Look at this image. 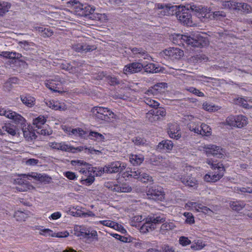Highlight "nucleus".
I'll return each mask as SVG.
<instances>
[{"label": "nucleus", "instance_id": "15", "mask_svg": "<svg viewBox=\"0 0 252 252\" xmlns=\"http://www.w3.org/2000/svg\"><path fill=\"white\" fill-rule=\"evenodd\" d=\"M197 118L191 115H186L184 117V119L185 121L189 122L188 124V127L191 131L194 133H199L200 126L198 124H197Z\"/></svg>", "mask_w": 252, "mask_h": 252}, {"label": "nucleus", "instance_id": "17", "mask_svg": "<svg viewBox=\"0 0 252 252\" xmlns=\"http://www.w3.org/2000/svg\"><path fill=\"white\" fill-rule=\"evenodd\" d=\"M157 7L158 10H161L158 12H160L161 15H173L180 8L178 5L167 6L162 4H158Z\"/></svg>", "mask_w": 252, "mask_h": 252}, {"label": "nucleus", "instance_id": "5", "mask_svg": "<svg viewBox=\"0 0 252 252\" xmlns=\"http://www.w3.org/2000/svg\"><path fill=\"white\" fill-rule=\"evenodd\" d=\"M197 10V17L202 22H207L212 20H220L226 16L223 11L212 12L210 8L203 7L201 5L200 8L195 9Z\"/></svg>", "mask_w": 252, "mask_h": 252}, {"label": "nucleus", "instance_id": "55", "mask_svg": "<svg viewBox=\"0 0 252 252\" xmlns=\"http://www.w3.org/2000/svg\"><path fill=\"white\" fill-rule=\"evenodd\" d=\"M185 90L192 93L193 94L200 97H203L204 96V93L200 91L199 90L192 87H186Z\"/></svg>", "mask_w": 252, "mask_h": 252}, {"label": "nucleus", "instance_id": "11", "mask_svg": "<svg viewBox=\"0 0 252 252\" xmlns=\"http://www.w3.org/2000/svg\"><path fill=\"white\" fill-rule=\"evenodd\" d=\"M147 194L149 198L159 201L163 200L165 195L163 188L158 186H154L149 188L147 191Z\"/></svg>", "mask_w": 252, "mask_h": 252}, {"label": "nucleus", "instance_id": "36", "mask_svg": "<svg viewBox=\"0 0 252 252\" xmlns=\"http://www.w3.org/2000/svg\"><path fill=\"white\" fill-rule=\"evenodd\" d=\"M88 136L90 139L95 141L97 142H104L105 139V136L104 135L95 131H90Z\"/></svg>", "mask_w": 252, "mask_h": 252}, {"label": "nucleus", "instance_id": "20", "mask_svg": "<svg viewBox=\"0 0 252 252\" xmlns=\"http://www.w3.org/2000/svg\"><path fill=\"white\" fill-rule=\"evenodd\" d=\"M129 54L132 58H143L144 59H148L150 56L146 51L141 47H132L129 48Z\"/></svg>", "mask_w": 252, "mask_h": 252}, {"label": "nucleus", "instance_id": "12", "mask_svg": "<svg viewBox=\"0 0 252 252\" xmlns=\"http://www.w3.org/2000/svg\"><path fill=\"white\" fill-rule=\"evenodd\" d=\"M75 231H78L80 233V236L87 238H94L97 240V233L96 231L92 229L90 227H87L85 226H76L74 228ZM78 235H79V234Z\"/></svg>", "mask_w": 252, "mask_h": 252}, {"label": "nucleus", "instance_id": "37", "mask_svg": "<svg viewBox=\"0 0 252 252\" xmlns=\"http://www.w3.org/2000/svg\"><path fill=\"white\" fill-rule=\"evenodd\" d=\"M22 102L29 107H32L35 104V99L34 97L30 95H22L21 96Z\"/></svg>", "mask_w": 252, "mask_h": 252}, {"label": "nucleus", "instance_id": "8", "mask_svg": "<svg viewBox=\"0 0 252 252\" xmlns=\"http://www.w3.org/2000/svg\"><path fill=\"white\" fill-rule=\"evenodd\" d=\"M203 151L206 156H213L218 158H222L226 155L225 151L221 147L213 144H206L202 146Z\"/></svg>", "mask_w": 252, "mask_h": 252}, {"label": "nucleus", "instance_id": "60", "mask_svg": "<svg viewBox=\"0 0 252 252\" xmlns=\"http://www.w3.org/2000/svg\"><path fill=\"white\" fill-rule=\"evenodd\" d=\"M184 216L186 218V222L189 224H193L194 222V217L192 214L189 212H185Z\"/></svg>", "mask_w": 252, "mask_h": 252}, {"label": "nucleus", "instance_id": "38", "mask_svg": "<svg viewBox=\"0 0 252 252\" xmlns=\"http://www.w3.org/2000/svg\"><path fill=\"white\" fill-rule=\"evenodd\" d=\"M2 128L3 130L12 136L16 135L17 133L18 130L16 126L10 123L5 124Z\"/></svg>", "mask_w": 252, "mask_h": 252}, {"label": "nucleus", "instance_id": "64", "mask_svg": "<svg viewBox=\"0 0 252 252\" xmlns=\"http://www.w3.org/2000/svg\"><path fill=\"white\" fill-rule=\"evenodd\" d=\"M65 176L69 180H75L77 179V176L75 173L71 171H67L64 173Z\"/></svg>", "mask_w": 252, "mask_h": 252}, {"label": "nucleus", "instance_id": "57", "mask_svg": "<svg viewBox=\"0 0 252 252\" xmlns=\"http://www.w3.org/2000/svg\"><path fill=\"white\" fill-rule=\"evenodd\" d=\"M139 180L143 183L152 182L153 181L151 176L142 171Z\"/></svg>", "mask_w": 252, "mask_h": 252}, {"label": "nucleus", "instance_id": "6", "mask_svg": "<svg viewBox=\"0 0 252 252\" xmlns=\"http://www.w3.org/2000/svg\"><path fill=\"white\" fill-rule=\"evenodd\" d=\"M91 112L96 119L107 122L115 116L114 113L106 107L95 106L92 108Z\"/></svg>", "mask_w": 252, "mask_h": 252}, {"label": "nucleus", "instance_id": "13", "mask_svg": "<svg viewBox=\"0 0 252 252\" xmlns=\"http://www.w3.org/2000/svg\"><path fill=\"white\" fill-rule=\"evenodd\" d=\"M64 82L59 76L54 77V79H49L45 82L46 86L50 90L58 93H62L63 91L59 90L62 84Z\"/></svg>", "mask_w": 252, "mask_h": 252}, {"label": "nucleus", "instance_id": "7", "mask_svg": "<svg viewBox=\"0 0 252 252\" xmlns=\"http://www.w3.org/2000/svg\"><path fill=\"white\" fill-rule=\"evenodd\" d=\"M165 221V218L163 216H152L146 219L145 222L141 226L140 231L143 233H146L155 229L156 224L160 223Z\"/></svg>", "mask_w": 252, "mask_h": 252}, {"label": "nucleus", "instance_id": "28", "mask_svg": "<svg viewBox=\"0 0 252 252\" xmlns=\"http://www.w3.org/2000/svg\"><path fill=\"white\" fill-rule=\"evenodd\" d=\"M33 31L38 32L43 37H50L53 34V32L51 29L42 26H34L33 27Z\"/></svg>", "mask_w": 252, "mask_h": 252}, {"label": "nucleus", "instance_id": "21", "mask_svg": "<svg viewBox=\"0 0 252 252\" xmlns=\"http://www.w3.org/2000/svg\"><path fill=\"white\" fill-rule=\"evenodd\" d=\"M165 55L173 59L181 58L184 55L183 51L177 48H170L164 51Z\"/></svg>", "mask_w": 252, "mask_h": 252}, {"label": "nucleus", "instance_id": "34", "mask_svg": "<svg viewBox=\"0 0 252 252\" xmlns=\"http://www.w3.org/2000/svg\"><path fill=\"white\" fill-rule=\"evenodd\" d=\"M144 159V157L141 154H131L129 156V161L133 165H139Z\"/></svg>", "mask_w": 252, "mask_h": 252}, {"label": "nucleus", "instance_id": "50", "mask_svg": "<svg viewBox=\"0 0 252 252\" xmlns=\"http://www.w3.org/2000/svg\"><path fill=\"white\" fill-rule=\"evenodd\" d=\"M0 55L6 58L15 59L18 58L20 54L13 52H1Z\"/></svg>", "mask_w": 252, "mask_h": 252}, {"label": "nucleus", "instance_id": "59", "mask_svg": "<svg viewBox=\"0 0 252 252\" xmlns=\"http://www.w3.org/2000/svg\"><path fill=\"white\" fill-rule=\"evenodd\" d=\"M14 217L17 220H24L27 218V215L22 211H18L15 212Z\"/></svg>", "mask_w": 252, "mask_h": 252}, {"label": "nucleus", "instance_id": "39", "mask_svg": "<svg viewBox=\"0 0 252 252\" xmlns=\"http://www.w3.org/2000/svg\"><path fill=\"white\" fill-rule=\"evenodd\" d=\"M21 176H22L24 178H27L28 180H31V178H33L37 179L41 182L44 181L45 180V178H46V176L35 172H32L29 174H22Z\"/></svg>", "mask_w": 252, "mask_h": 252}, {"label": "nucleus", "instance_id": "63", "mask_svg": "<svg viewBox=\"0 0 252 252\" xmlns=\"http://www.w3.org/2000/svg\"><path fill=\"white\" fill-rule=\"evenodd\" d=\"M62 129L65 132L67 135L70 136H72V131H73V129L71 127L68 126H62Z\"/></svg>", "mask_w": 252, "mask_h": 252}, {"label": "nucleus", "instance_id": "3", "mask_svg": "<svg viewBox=\"0 0 252 252\" xmlns=\"http://www.w3.org/2000/svg\"><path fill=\"white\" fill-rule=\"evenodd\" d=\"M173 42L179 46L186 43L188 45L195 47H203L208 44V40L203 37L200 33H196L191 36L177 34L173 35Z\"/></svg>", "mask_w": 252, "mask_h": 252}, {"label": "nucleus", "instance_id": "45", "mask_svg": "<svg viewBox=\"0 0 252 252\" xmlns=\"http://www.w3.org/2000/svg\"><path fill=\"white\" fill-rule=\"evenodd\" d=\"M143 68L146 72L149 73H157L160 70L158 67H157L156 64L153 63H148L145 66L143 65Z\"/></svg>", "mask_w": 252, "mask_h": 252}, {"label": "nucleus", "instance_id": "26", "mask_svg": "<svg viewBox=\"0 0 252 252\" xmlns=\"http://www.w3.org/2000/svg\"><path fill=\"white\" fill-rule=\"evenodd\" d=\"M46 103L49 107L55 110H64L66 109L64 103L59 101L54 100H47Z\"/></svg>", "mask_w": 252, "mask_h": 252}, {"label": "nucleus", "instance_id": "53", "mask_svg": "<svg viewBox=\"0 0 252 252\" xmlns=\"http://www.w3.org/2000/svg\"><path fill=\"white\" fill-rule=\"evenodd\" d=\"M127 172L128 174L127 175V177L131 176L135 179H139L141 176L142 170L141 169L135 170L134 169L133 170L127 171Z\"/></svg>", "mask_w": 252, "mask_h": 252}, {"label": "nucleus", "instance_id": "51", "mask_svg": "<svg viewBox=\"0 0 252 252\" xmlns=\"http://www.w3.org/2000/svg\"><path fill=\"white\" fill-rule=\"evenodd\" d=\"M72 136L84 137L86 132L81 128H73L72 131Z\"/></svg>", "mask_w": 252, "mask_h": 252}, {"label": "nucleus", "instance_id": "56", "mask_svg": "<svg viewBox=\"0 0 252 252\" xmlns=\"http://www.w3.org/2000/svg\"><path fill=\"white\" fill-rule=\"evenodd\" d=\"M144 101L146 104H147L149 106L152 107L156 108L159 105V103L158 102H157V101H156L155 100L151 99L150 97L145 96L144 97Z\"/></svg>", "mask_w": 252, "mask_h": 252}, {"label": "nucleus", "instance_id": "14", "mask_svg": "<svg viewBox=\"0 0 252 252\" xmlns=\"http://www.w3.org/2000/svg\"><path fill=\"white\" fill-rule=\"evenodd\" d=\"M67 6L70 8L72 12L75 15L81 16L83 14V8L84 4L77 0H70L67 3Z\"/></svg>", "mask_w": 252, "mask_h": 252}, {"label": "nucleus", "instance_id": "30", "mask_svg": "<svg viewBox=\"0 0 252 252\" xmlns=\"http://www.w3.org/2000/svg\"><path fill=\"white\" fill-rule=\"evenodd\" d=\"M59 150L74 153L77 150L81 151V148L80 147L75 148L65 142H61Z\"/></svg>", "mask_w": 252, "mask_h": 252}, {"label": "nucleus", "instance_id": "61", "mask_svg": "<svg viewBox=\"0 0 252 252\" xmlns=\"http://www.w3.org/2000/svg\"><path fill=\"white\" fill-rule=\"evenodd\" d=\"M179 244L183 247L187 246L191 244V241L188 237L181 236L179 240Z\"/></svg>", "mask_w": 252, "mask_h": 252}, {"label": "nucleus", "instance_id": "62", "mask_svg": "<svg viewBox=\"0 0 252 252\" xmlns=\"http://www.w3.org/2000/svg\"><path fill=\"white\" fill-rule=\"evenodd\" d=\"M132 142L136 145H143L145 143L146 140L140 137H136L132 139Z\"/></svg>", "mask_w": 252, "mask_h": 252}, {"label": "nucleus", "instance_id": "25", "mask_svg": "<svg viewBox=\"0 0 252 252\" xmlns=\"http://www.w3.org/2000/svg\"><path fill=\"white\" fill-rule=\"evenodd\" d=\"M173 147V142L169 140H164L158 143L157 149L159 152H170Z\"/></svg>", "mask_w": 252, "mask_h": 252}, {"label": "nucleus", "instance_id": "19", "mask_svg": "<svg viewBox=\"0 0 252 252\" xmlns=\"http://www.w3.org/2000/svg\"><path fill=\"white\" fill-rule=\"evenodd\" d=\"M166 115V111L163 108H159L158 109L152 110L147 113V118L151 122L158 120L159 116L163 117Z\"/></svg>", "mask_w": 252, "mask_h": 252}, {"label": "nucleus", "instance_id": "33", "mask_svg": "<svg viewBox=\"0 0 252 252\" xmlns=\"http://www.w3.org/2000/svg\"><path fill=\"white\" fill-rule=\"evenodd\" d=\"M16 182H18L19 185L16 187L17 190L19 191H26L28 190L33 189V187L28 182H24L21 179H17Z\"/></svg>", "mask_w": 252, "mask_h": 252}, {"label": "nucleus", "instance_id": "58", "mask_svg": "<svg viewBox=\"0 0 252 252\" xmlns=\"http://www.w3.org/2000/svg\"><path fill=\"white\" fill-rule=\"evenodd\" d=\"M205 245L203 243V241L200 240H198L194 244L192 245L191 248L194 250H200L202 249Z\"/></svg>", "mask_w": 252, "mask_h": 252}, {"label": "nucleus", "instance_id": "47", "mask_svg": "<svg viewBox=\"0 0 252 252\" xmlns=\"http://www.w3.org/2000/svg\"><path fill=\"white\" fill-rule=\"evenodd\" d=\"M10 7V3L7 1L0 2V16H2L8 12Z\"/></svg>", "mask_w": 252, "mask_h": 252}, {"label": "nucleus", "instance_id": "46", "mask_svg": "<svg viewBox=\"0 0 252 252\" xmlns=\"http://www.w3.org/2000/svg\"><path fill=\"white\" fill-rule=\"evenodd\" d=\"M36 230H39V233L40 235L44 236H52L53 237L54 233L52 230L47 228H42V227L37 226L35 228Z\"/></svg>", "mask_w": 252, "mask_h": 252}, {"label": "nucleus", "instance_id": "1", "mask_svg": "<svg viewBox=\"0 0 252 252\" xmlns=\"http://www.w3.org/2000/svg\"><path fill=\"white\" fill-rule=\"evenodd\" d=\"M72 165L76 166L77 170L83 175V181L89 185L94 180V176H99L105 173L103 172V167H93L91 165L81 160H74L71 161Z\"/></svg>", "mask_w": 252, "mask_h": 252}, {"label": "nucleus", "instance_id": "29", "mask_svg": "<svg viewBox=\"0 0 252 252\" xmlns=\"http://www.w3.org/2000/svg\"><path fill=\"white\" fill-rule=\"evenodd\" d=\"M179 131V127L177 124L171 125L169 126L168 133L170 138L178 139L181 137Z\"/></svg>", "mask_w": 252, "mask_h": 252}, {"label": "nucleus", "instance_id": "35", "mask_svg": "<svg viewBox=\"0 0 252 252\" xmlns=\"http://www.w3.org/2000/svg\"><path fill=\"white\" fill-rule=\"evenodd\" d=\"M97 224H101L104 226L113 228L115 230H118L121 227V225L118 223L110 220H99L96 223Z\"/></svg>", "mask_w": 252, "mask_h": 252}, {"label": "nucleus", "instance_id": "42", "mask_svg": "<svg viewBox=\"0 0 252 252\" xmlns=\"http://www.w3.org/2000/svg\"><path fill=\"white\" fill-rule=\"evenodd\" d=\"M230 206L233 210L239 211L244 208L245 204L242 201H233L230 203Z\"/></svg>", "mask_w": 252, "mask_h": 252}, {"label": "nucleus", "instance_id": "40", "mask_svg": "<svg viewBox=\"0 0 252 252\" xmlns=\"http://www.w3.org/2000/svg\"><path fill=\"white\" fill-rule=\"evenodd\" d=\"M206 162L210 166V167L213 170L217 169L218 171H225L224 167L222 163H214V161L211 158H207Z\"/></svg>", "mask_w": 252, "mask_h": 252}, {"label": "nucleus", "instance_id": "27", "mask_svg": "<svg viewBox=\"0 0 252 252\" xmlns=\"http://www.w3.org/2000/svg\"><path fill=\"white\" fill-rule=\"evenodd\" d=\"M167 84L165 83H160L154 86L153 88L146 91L145 94L150 96L155 95L157 93L162 92V89L167 88Z\"/></svg>", "mask_w": 252, "mask_h": 252}, {"label": "nucleus", "instance_id": "54", "mask_svg": "<svg viewBox=\"0 0 252 252\" xmlns=\"http://www.w3.org/2000/svg\"><path fill=\"white\" fill-rule=\"evenodd\" d=\"M237 7L239 8H237V10H242L245 12H249L251 10V6L245 3L237 2Z\"/></svg>", "mask_w": 252, "mask_h": 252}, {"label": "nucleus", "instance_id": "9", "mask_svg": "<svg viewBox=\"0 0 252 252\" xmlns=\"http://www.w3.org/2000/svg\"><path fill=\"white\" fill-rule=\"evenodd\" d=\"M126 167V164L120 161L110 162L103 167V172L105 173L112 174L121 172Z\"/></svg>", "mask_w": 252, "mask_h": 252}, {"label": "nucleus", "instance_id": "24", "mask_svg": "<svg viewBox=\"0 0 252 252\" xmlns=\"http://www.w3.org/2000/svg\"><path fill=\"white\" fill-rule=\"evenodd\" d=\"M72 48L78 52H88L92 51L96 49V47L94 45H89L80 43L73 44Z\"/></svg>", "mask_w": 252, "mask_h": 252}, {"label": "nucleus", "instance_id": "43", "mask_svg": "<svg viewBox=\"0 0 252 252\" xmlns=\"http://www.w3.org/2000/svg\"><path fill=\"white\" fill-rule=\"evenodd\" d=\"M198 134L203 136H209L211 134V129L206 124H202L200 126V129Z\"/></svg>", "mask_w": 252, "mask_h": 252}, {"label": "nucleus", "instance_id": "48", "mask_svg": "<svg viewBox=\"0 0 252 252\" xmlns=\"http://www.w3.org/2000/svg\"><path fill=\"white\" fill-rule=\"evenodd\" d=\"M83 14L81 16H87L92 14L95 10V7L94 6L84 4L83 8Z\"/></svg>", "mask_w": 252, "mask_h": 252}, {"label": "nucleus", "instance_id": "31", "mask_svg": "<svg viewBox=\"0 0 252 252\" xmlns=\"http://www.w3.org/2000/svg\"><path fill=\"white\" fill-rule=\"evenodd\" d=\"M176 227L174 221H168L164 222L160 227V233L166 234L168 231L172 230Z\"/></svg>", "mask_w": 252, "mask_h": 252}, {"label": "nucleus", "instance_id": "41", "mask_svg": "<svg viewBox=\"0 0 252 252\" xmlns=\"http://www.w3.org/2000/svg\"><path fill=\"white\" fill-rule=\"evenodd\" d=\"M248 102H252V99L249 98H247V99H245L243 97H239L235 100V103L237 105L242 106L244 108L249 109L252 106L248 103Z\"/></svg>", "mask_w": 252, "mask_h": 252}, {"label": "nucleus", "instance_id": "32", "mask_svg": "<svg viewBox=\"0 0 252 252\" xmlns=\"http://www.w3.org/2000/svg\"><path fill=\"white\" fill-rule=\"evenodd\" d=\"M111 190L120 192H129L131 191V188L126 184L114 185L112 186Z\"/></svg>", "mask_w": 252, "mask_h": 252}, {"label": "nucleus", "instance_id": "22", "mask_svg": "<svg viewBox=\"0 0 252 252\" xmlns=\"http://www.w3.org/2000/svg\"><path fill=\"white\" fill-rule=\"evenodd\" d=\"M176 180L181 181L186 186L190 187H195L196 185V180L193 177L188 175L183 177L182 175H177L173 177Z\"/></svg>", "mask_w": 252, "mask_h": 252}, {"label": "nucleus", "instance_id": "4", "mask_svg": "<svg viewBox=\"0 0 252 252\" xmlns=\"http://www.w3.org/2000/svg\"><path fill=\"white\" fill-rule=\"evenodd\" d=\"M178 6L180 8H179L175 14L179 20L187 26L191 27L193 26L194 24L192 22L189 10L194 11L195 15L197 16L198 12L195 9L200 8L201 5L196 6L193 4H187L184 6L178 5Z\"/></svg>", "mask_w": 252, "mask_h": 252}, {"label": "nucleus", "instance_id": "49", "mask_svg": "<svg viewBox=\"0 0 252 252\" xmlns=\"http://www.w3.org/2000/svg\"><path fill=\"white\" fill-rule=\"evenodd\" d=\"M203 108L207 111L215 112L220 109V107L215 105H213L208 102H204L203 104Z\"/></svg>", "mask_w": 252, "mask_h": 252}, {"label": "nucleus", "instance_id": "44", "mask_svg": "<svg viewBox=\"0 0 252 252\" xmlns=\"http://www.w3.org/2000/svg\"><path fill=\"white\" fill-rule=\"evenodd\" d=\"M46 122V118L43 116H39L33 120V125L38 128H41L42 125H43Z\"/></svg>", "mask_w": 252, "mask_h": 252}, {"label": "nucleus", "instance_id": "2", "mask_svg": "<svg viewBox=\"0 0 252 252\" xmlns=\"http://www.w3.org/2000/svg\"><path fill=\"white\" fill-rule=\"evenodd\" d=\"M0 116L12 119L16 124L21 126L24 137L28 141L35 139L36 136L34 132L30 129V126L27 127L26 120L20 114H17L8 108L0 107Z\"/></svg>", "mask_w": 252, "mask_h": 252}, {"label": "nucleus", "instance_id": "52", "mask_svg": "<svg viewBox=\"0 0 252 252\" xmlns=\"http://www.w3.org/2000/svg\"><path fill=\"white\" fill-rule=\"evenodd\" d=\"M175 249L174 247L168 244L162 245L160 250H158V252H175Z\"/></svg>", "mask_w": 252, "mask_h": 252}, {"label": "nucleus", "instance_id": "23", "mask_svg": "<svg viewBox=\"0 0 252 252\" xmlns=\"http://www.w3.org/2000/svg\"><path fill=\"white\" fill-rule=\"evenodd\" d=\"M224 171H218L215 173L206 174L204 176V180L207 182H216L221 179L224 175Z\"/></svg>", "mask_w": 252, "mask_h": 252}, {"label": "nucleus", "instance_id": "10", "mask_svg": "<svg viewBox=\"0 0 252 252\" xmlns=\"http://www.w3.org/2000/svg\"><path fill=\"white\" fill-rule=\"evenodd\" d=\"M226 124L232 126L242 128L246 126L248 123V119L246 117L240 115L237 116H230L226 119Z\"/></svg>", "mask_w": 252, "mask_h": 252}, {"label": "nucleus", "instance_id": "16", "mask_svg": "<svg viewBox=\"0 0 252 252\" xmlns=\"http://www.w3.org/2000/svg\"><path fill=\"white\" fill-rule=\"evenodd\" d=\"M186 206L191 210H195L197 212H202L209 215H211L213 213L212 211L209 208L196 202H189L186 204Z\"/></svg>", "mask_w": 252, "mask_h": 252}, {"label": "nucleus", "instance_id": "18", "mask_svg": "<svg viewBox=\"0 0 252 252\" xmlns=\"http://www.w3.org/2000/svg\"><path fill=\"white\" fill-rule=\"evenodd\" d=\"M143 68V65L138 62H134L126 65L124 68L125 74L135 73L140 72Z\"/></svg>", "mask_w": 252, "mask_h": 252}]
</instances>
